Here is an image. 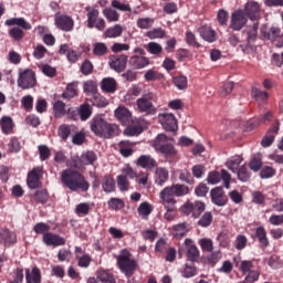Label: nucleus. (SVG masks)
<instances>
[{
  "instance_id": "obj_1",
  "label": "nucleus",
  "mask_w": 283,
  "mask_h": 283,
  "mask_svg": "<svg viewBox=\"0 0 283 283\" xmlns=\"http://www.w3.org/2000/svg\"><path fill=\"white\" fill-rule=\"evenodd\" d=\"M243 12L251 21H255L252 25L247 27L242 31V36L245 39L247 46L253 48V43L258 41V30L260 28V22H258V19H260V4L255 1L248 2Z\"/></svg>"
},
{
  "instance_id": "obj_18",
  "label": "nucleus",
  "mask_w": 283,
  "mask_h": 283,
  "mask_svg": "<svg viewBox=\"0 0 283 283\" xmlns=\"http://www.w3.org/2000/svg\"><path fill=\"white\" fill-rule=\"evenodd\" d=\"M199 35L207 43H216L218 41V33L211 25L203 24L199 28Z\"/></svg>"
},
{
  "instance_id": "obj_41",
  "label": "nucleus",
  "mask_w": 283,
  "mask_h": 283,
  "mask_svg": "<svg viewBox=\"0 0 283 283\" xmlns=\"http://www.w3.org/2000/svg\"><path fill=\"white\" fill-rule=\"evenodd\" d=\"M77 116H80L81 120H90V117L92 116V106L87 103L80 105Z\"/></svg>"
},
{
  "instance_id": "obj_11",
  "label": "nucleus",
  "mask_w": 283,
  "mask_h": 283,
  "mask_svg": "<svg viewBox=\"0 0 283 283\" xmlns=\"http://www.w3.org/2000/svg\"><path fill=\"white\" fill-rule=\"evenodd\" d=\"M248 21L249 18H247L244 10H237L231 14L230 29L234 32H240V30L247 25Z\"/></svg>"
},
{
  "instance_id": "obj_55",
  "label": "nucleus",
  "mask_w": 283,
  "mask_h": 283,
  "mask_svg": "<svg viewBox=\"0 0 283 283\" xmlns=\"http://www.w3.org/2000/svg\"><path fill=\"white\" fill-rule=\"evenodd\" d=\"M9 36H11L13 41H22L23 36H25V33L23 32V29L14 27L9 30Z\"/></svg>"
},
{
  "instance_id": "obj_9",
  "label": "nucleus",
  "mask_w": 283,
  "mask_h": 283,
  "mask_svg": "<svg viewBox=\"0 0 283 283\" xmlns=\"http://www.w3.org/2000/svg\"><path fill=\"white\" fill-rule=\"evenodd\" d=\"M205 202L202 201H187L184 206H181L180 211L185 213V216H192V218H200L202 213H205Z\"/></svg>"
},
{
  "instance_id": "obj_40",
  "label": "nucleus",
  "mask_w": 283,
  "mask_h": 283,
  "mask_svg": "<svg viewBox=\"0 0 283 283\" xmlns=\"http://www.w3.org/2000/svg\"><path fill=\"white\" fill-rule=\"evenodd\" d=\"M97 280L103 283H116V279L114 277V274L109 273L106 270H98L96 273Z\"/></svg>"
},
{
  "instance_id": "obj_43",
  "label": "nucleus",
  "mask_w": 283,
  "mask_h": 283,
  "mask_svg": "<svg viewBox=\"0 0 283 283\" xmlns=\"http://www.w3.org/2000/svg\"><path fill=\"white\" fill-rule=\"evenodd\" d=\"M123 27L120 24H115L114 27L108 28L105 31V36L107 39H117V36H122Z\"/></svg>"
},
{
  "instance_id": "obj_20",
  "label": "nucleus",
  "mask_w": 283,
  "mask_h": 283,
  "mask_svg": "<svg viewBox=\"0 0 283 283\" xmlns=\"http://www.w3.org/2000/svg\"><path fill=\"white\" fill-rule=\"evenodd\" d=\"M42 242L46 247H64L65 238H63L59 234L49 232V233H44V235L42 237Z\"/></svg>"
},
{
  "instance_id": "obj_59",
  "label": "nucleus",
  "mask_w": 283,
  "mask_h": 283,
  "mask_svg": "<svg viewBox=\"0 0 283 283\" xmlns=\"http://www.w3.org/2000/svg\"><path fill=\"white\" fill-rule=\"evenodd\" d=\"M239 271L243 274L247 275L248 273H251L253 270V261L249 260H243L239 264Z\"/></svg>"
},
{
  "instance_id": "obj_14",
  "label": "nucleus",
  "mask_w": 283,
  "mask_h": 283,
  "mask_svg": "<svg viewBox=\"0 0 283 283\" xmlns=\"http://www.w3.org/2000/svg\"><path fill=\"white\" fill-rule=\"evenodd\" d=\"M55 25L63 32H72L74 30V19L67 14H55Z\"/></svg>"
},
{
  "instance_id": "obj_30",
  "label": "nucleus",
  "mask_w": 283,
  "mask_h": 283,
  "mask_svg": "<svg viewBox=\"0 0 283 283\" xmlns=\"http://www.w3.org/2000/svg\"><path fill=\"white\" fill-rule=\"evenodd\" d=\"M106 119L103 118V116L97 115L93 117L90 122L91 132L95 134V136H98L101 130L103 129V126L105 125Z\"/></svg>"
},
{
  "instance_id": "obj_31",
  "label": "nucleus",
  "mask_w": 283,
  "mask_h": 283,
  "mask_svg": "<svg viewBox=\"0 0 283 283\" xmlns=\"http://www.w3.org/2000/svg\"><path fill=\"white\" fill-rule=\"evenodd\" d=\"M172 231H174V238H176L177 240H181V238H185V235L189 233L190 231L189 224L187 222L175 224L172 227Z\"/></svg>"
},
{
  "instance_id": "obj_37",
  "label": "nucleus",
  "mask_w": 283,
  "mask_h": 283,
  "mask_svg": "<svg viewBox=\"0 0 283 283\" xmlns=\"http://www.w3.org/2000/svg\"><path fill=\"white\" fill-rule=\"evenodd\" d=\"M102 90L108 94H114L116 92V80L113 77L103 78Z\"/></svg>"
},
{
  "instance_id": "obj_42",
  "label": "nucleus",
  "mask_w": 283,
  "mask_h": 283,
  "mask_svg": "<svg viewBox=\"0 0 283 283\" xmlns=\"http://www.w3.org/2000/svg\"><path fill=\"white\" fill-rule=\"evenodd\" d=\"M85 10L87 12L88 28H94V23H96V20L98 19V9L86 7Z\"/></svg>"
},
{
  "instance_id": "obj_16",
  "label": "nucleus",
  "mask_w": 283,
  "mask_h": 283,
  "mask_svg": "<svg viewBox=\"0 0 283 283\" xmlns=\"http://www.w3.org/2000/svg\"><path fill=\"white\" fill-rule=\"evenodd\" d=\"M211 202L217 207H224L227 202H229V198L224 193V189L222 187L213 188L210 191Z\"/></svg>"
},
{
  "instance_id": "obj_56",
  "label": "nucleus",
  "mask_w": 283,
  "mask_h": 283,
  "mask_svg": "<svg viewBox=\"0 0 283 283\" xmlns=\"http://www.w3.org/2000/svg\"><path fill=\"white\" fill-rule=\"evenodd\" d=\"M98 86L96 85V82L94 81H87V82H84L83 84V90H84V93L85 94H92L95 95L96 93H98Z\"/></svg>"
},
{
  "instance_id": "obj_24",
  "label": "nucleus",
  "mask_w": 283,
  "mask_h": 283,
  "mask_svg": "<svg viewBox=\"0 0 283 283\" xmlns=\"http://www.w3.org/2000/svg\"><path fill=\"white\" fill-rule=\"evenodd\" d=\"M116 136H120V126L107 122L102 138L109 140L111 138H116Z\"/></svg>"
},
{
  "instance_id": "obj_50",
  "label": "nucleus",
  "mask_w": 283,
  "mask_h": 283,
  "mask_svg": "<svg viewBox=\"0 0 283 283\" xmlns=\"http://www.w3.org/2000/svg\"><path fill=\"white\" fill-rule=\"evenodd\" d=\"M145 81H163L165 75L163 73H158V71L150 69L144 75Z\"/></svg>"
},
{
  "instance_id": "obj_33",
  "label": "nucleus",
  "mask_w": 283,
  "mask_h": 283,
  "mask_svg": "<svg viewBox=\"0 0 283 283\" xmlns=\"http://www.w3.org/2000/svg\"><path fill=\"white\" fill-rule=\"evenodd\" d=\"M167 180H169V170L164 167L157 168L155 171V182L158 187H163Z\"/></svg>"
},
{
  "instance_id": "obj_44",
  "label": "nucleus",
  "mask_w": 283,
  "mask_h": 283,
  "mask_svg": "<svg viewBox=\"0 0 283 283\" xmlns=\"http://www.w3.org/2000/svg\"><path fill=\"white\" fill-rule=\"evenodd\" d=\"M238 180L241 182H249L251 179V172L249 171V168L247 165L241 166L237 171Z\"/></svg>"
},
{
  "instance_id": "obj_4",
  "label": "nucleus",
  "mask_w": 283,
  "mask_h": 283,
  "mask_svg": "<svg viewBox=\"0 0 283 283\" xmlns=\"http://www.w3.org/2000/svg\"><path fill=\"white\" fill-rule=\"evenodd\" d=\"M117 268L120 273L125 275L129 280L135 273L136 269H138V261L133 258L132 252L127 249H123L119 252V255L116 256Z\"/></svg>"
},
{
  "instance_id": "obj_5",
  "label": "nucleus",
  "mask_w": 283,
  "mask_h": 283,
  "mask_svg": "<svg viewBox=\"0 0 283 283\" xmlns=\"http://www.w3.org/2000/svg\"><path fill=\"white\" fill-rule=\"evenodd\" d=\"M260 34L263 41H271V43H276V48H283V32L280 27L264 24L260 29Z\"/></svg>"
},
{
  "instance_id": "obj_63",
  "label": "nucleus",
  "mask_w": 283,
  "mask_h": 283,
  "mask_svg": "<svg viewBox=\"0 0 283 283\" xmlns=\"http://www.w3.org/2000/svg\"><path fill=\"white\" fill-rule=\"evenodd\" d=\"M33 231L38 235H45V233H50V226H48V223L39 222L33 227Z\"/></svg>"
},
{
  "instance_id": "obj_46",
  "label": "nucleus",
  "mask_w": 283,
  "mask_h": 283,
  "mask_svg": "<svg viewBox=\"0 0 283 283\" xmlns=\"http://www.w3.org/2000/svg\"><path fill=\"white\" fill-rule=\"evenodd\" d=\"M241 164H242V157L234 156L227 161V167L228 169H230V171L235 174L240 169Z\"/></svg>"
},
{
  "instance_id": "obj_52",
  "label": "nucleus",
  "mask_w": 283,
  "mask_h": 283,
  "mask_svg": "<svg viewBox=\"0 0 283 283\" xmlns=\"http://www.w3.org/2000/svg\"><path fill=\"white\" fill-rule=\"evenodd\" d=\"M107 52H108L107 44H105L103 42H97L93 46V54L95 56H105V54H107Z\"/></svg>"
},
{
  "instance_id": "obj_60",
  "label": "nucleus",
  "mask_w": 283,
  "mask_h": 283,
  "mask_svg": "<svg viewBox=\"0 0 283 283\" xmlns=\"http://www.w3.org/2000/svg\"><path fill=\"white\" fill-rule=\"evenodd\" d=\"M199 255H200V251L198 250V247H196V245L188 247L187 258H188V260H190V262H197Z\"/></svg>"
},
{
  "instance_id": "obj_25",
  "label": "nucleus",
  "mask_w": 283,
  "mask_h": 283,
  "mask_svg": "<svg viewBox=\"0 0 283 283\" xmlns=\"http://www.w3.org/2000/svg\"><path fill=\"white\" fill-rule=\"evenodd\" d=\"M96 160H98V156L96 155V153H94L93 150L85 151L78 158L80 167L94 165Z\"/></svg>"
},
{
  "instance_id": "obj_45",
  "label": "nucleus",
  "mask_w": 283,
  "mask_h": 283,
  "mask_svg": "<svg viewBox=\"0 0 283 283\" xmlns=\"http://www.w3.org/2000/svg\"><path fill=\"white\" fill-rule=\"evenodd\" d=\"M111 7L119 12H132V7L127 2L120 0H112Z\"/></svg>"
},
{
  "instance_id": "obj_51",
  "label": "nucleus",
  "mask_w": 283,
  "mask_h": 283,
  "mask_svg": "<svg viewBox=\"0 0 283 283\" xmlns=\"http://www.w3.org/2000/svg\"><path fill=\"white\" fill-rule=\"evenodd\" d=\"M151 211H154V208L147 201L140 203L137 208L138 214L142 216L143 218H147V216H150Z\"/></svg>"
},
{
  "instance_id": "obj_38",
  "label": "nucleus",
  "mask_w": 283,
  "mask_h": 283,
  "mask_svg": "<svg viewBox=\"0 0 283 283\" xmlns=\"http://www.w3.org/2000/svg\"><path fill=\"white\" fill-rule=\"evenodd\" d=\"M107 207L111 211H120V209H125V201L120 198L113 197L107 201Z\"/></svg>"
},
{
  "instance_id": "obj_7",
  "label": "nucleus",
  "mask_w": 283,
  "mask_h": 283,
  "mask_svg": "<svg viewBox=\"0 0 283 283\" xmlns=\"http://www.w3.org/2000/svg\"><path fill=\"white\" fill-rule=\"evenodd\" d=\"M155 98L156 95L151 92L143 94V96L136 101L138 112L148 115L156 114V106H154Z\"/></svg>"
},
{
  "instance_id": "obj_53",
  "label": "nucleus",
  "mask_w": 283,
  "mask_h": 283,
  "mask_svg": "<svg viewBox=\"0 0 283 283\" xmlns=\"http://www.w3.org/2000/svg\"><path fill=\"white\" fill-rule=\"evenodd\" d=\"M92 103L95 105V107H107L109 103L107 102V98L103 97L101 94L95 93L92 95Z\"/></svg>"
},
{
  "instance_id": "obj_19",
  "label": "nucleus",
  "mask_w": 283,
  "mask_h": 283,
  "mask_svg": "<svg viewBox=\"0 0 283 283\" xmlns=\"http://www.w3.org/2000/svg\"><path fill=\"white\" fill-rule=\"evenodd\" d=\"M137 167H142V169H146L147 171H154L156 167H158V161L154 159L150 155H142L138 157Z\"/></svg>"
},
{
  "instance_id": "obj_3",
  "label": "nucleus",
  "mask_w": 283,
  "mask_h": 283,
  "mask_svg": "<svg viewBox=\"0 0 283 283\" xmlns=\"http://www.w3.org/2000/svg\"><path fill=\"white\" fill-rule=\"evenodd\" d=\"M187 193H189V187L182 184H177L164 188L159 193V198L164 207H174L177 202L176 197L182 198V196H187Z\"/></svg>"
},
{
  "instance_id": "obj_21",
  "label": "nucleus",
  "mask_w": 283,
  "mask_h": 283,
  "mask_svg": "<svg viewBox=\"0 0 283 283\" xmlns=\"http://www.w3.org/2000/svg\"><path fill=\"white\" fill-rule=\"evenodd\" d=\"M280 132V120H276L275 124L268 130L265 136L261 140L262 147H271L275 142V136Z\"/></svg>"
},
{
  "instance_id": "obj_15",
  "label": "nucleus",
  "mask_w": 283,
  "mask_h": 283,
  "mask_svg": "<svg viewBox=\"0 0 283 283\" xmlns=\"http://www.w3.org/2000/svg\"><path fill=\"white\" fill-rule=\"evenodd\" d=\"M43 176V168L36 167L33 168L27 178V185L29 189H39L41 187V178Z\"/></svg>"
},
{
  "instance_id": "obj_34",
  "label": "nucleus",
  "mask_w": 283,
  "mask_h": 283,
  "mask_svg": "<svg viewBox=\"0 0 283 283\" xmlns=\"http://www.w3.org/2000/svg\"><path fill=\"white\" fill-rule=\"evenodd\" d=\"M67 109V105L65 102L57 99L53 104V116L54 118H63L65 116Z\"/></svg>"
},
{
  "instance_id": "obj_17",
  "label": "nucleus",
  "mask_w": 283,
  "mask_h": 283,
  "mask_svg": "<svg viewBox=\"0 0 283 283\" xmlns=\"http://www.w3.org/2000/svg\"><path fill=\"white\" fill-rule=\"evenodd\" d=\"M114 114H115V118H117V120L122 123V125H132V123H134V117L132 116V112L129 111V108L125 106L117 107Z\"/></svg>"
},
{
  "instance_id": "obj_62",
  "label": "nucleus",
  "mask_w": 283,
  "mask_h": 283,
  "mask_svg": "<svg viewBox=\"0 0 283 283\" xmlns=\"http://www.w3.org/2000/svg\"><path fill=\"white\" fill-rule=\"evenodd\" d=\"M147 48L149 54H154L155 56H160V54H163V45L157 42H149Z\"/></svg>"
},
{
  "instance_id": "obj_23",
  "label": "nucleus",
  "mask_w": 283,
  "mask_h": 283,
  "mask_svg": "<svg viewBox=\"0 0 283 283\" xmlns=\"http://www.w3.org/2000/svg\"><path fill=\"white\" fill-rule=\"evenodd\" d=\"M149 63H151V61L147 56L133 55L129 57V65L133 66L134 70H144Z\"/></svg>"
},
{
  "instance_id": "obj_48",
  "label": "nucleus",
  "mask_w": 283,
  "mask_h": 283,
  "mask_svg": "<svg viewBox=\"0 0 283 283\" xmlns=\"http://www.w3.org/2000/svg\"><path fill=\"white\" fill-rule=\"evenodd\" d=\"M72 134V126L67 124H62L57 128V136L61 137L62 140H67L70 138V135Z\"/></svg>"
},
{
  "instance_id": "obj_6",
  "label": "nucleus",
  "mask_w": 283,
  "mask_h": 283,
  "mask_svg": "<svg viewBox=\"0 0 283 283\" xmlns=\"http://www.w3.org/2000/svg\"><path fill=\"white\" fill-rule=\"evenodd\" d=\"M171 140H174V138H170L165 134H159L154 140L156 151H160L164 156H176L178 150H176Z\"/></svg>"
},
{
  "instance_id": "obj_2",
  "label": "nucleus",
  "mask_w": 283,
  "mask_h": 283,
  "mask_svg": "<svg viewBox=\"0 0 283 283\" xmlns=\"http://www.w3.org/2000/svg\"><path fill=\"white\" fill-rule=\"evenodd\" d=\"M60 180L62 187H65L70 191H90V181L78 170L72 168L64 169L61 172Z\"/></svg>"
},
{
  "instance_id": "obj_35",
  "label": "nucleus",
  "mask_w": 283,
  "mask_h": 283,
  "mask_svg": "<svg viewBox=\"0 0 283 283\" xmlns=\"http://www.w3.org/2000/svg\"><path fill=\"white\" fill-rule=\"evenodd\" d=\"M255 235L261 247H263V249H266L271 244L269 242V237H266V229H264V227H258L255 229Z\"/></svg>"
},
{
  "instance_id": "obj_12",
  "label": "nucleus",
  "mask_w": 283,
  "mask_h": 283,
  "mask_svg": "<svg viewBox=\"0 0 283 283\" xmlns=\"http://www.w3.org/2000/svg\"><path fill=\"white\" fill-rule=\"evenodd\" d=\"M127 61L128 56L125 54L111 55L108 65L111 70H114V72L120 74V72H125V70L127 69Z\"/></svg>"
},
{
  "instance_id": "obj_61",
  "label": "nucleus",
  "mask_w": 283,
  "mask_h": 283,
  "mask_svg": "<svg viewBox=\"0 0 283 283\" xmlns=\"http://www.w3.org/2000/svg\"><path fill=\"white\" fill-rule=\"evenodd\" d=\"M277 171L271 166H264L261 168L260 178L268 179L273 178Z\"/></svg>"
},
{
  "instance_id": "obj_28",
  "label": "nucleus",
  "mask_w": 283,
  "mask_h": 283,
  "mask_svg": "<svg viewBox=\"0 0 283 283\" xmlns=\"http://www.w3.org/2000/svg\"><path fill=\"white\" fill-rule=\"evenodd\" d=\"M102 189L105 193H114L116 191V181L111 175H106L102 180Z\"/></svg>"
},
{
  "instance_id": "obj_49",
  "label": "nucleus",
  "mask_w": 283,
  "mask_h": 283,
  "mask_svg": "<svg viewBox=\"0 0 283 283\" xmlns=\"http://www.w3.org/2000/svg\"><path fill=\"white\" fill-rule=\"evenodd\" d=\"M125 136H140L143 134V126L140 125H127L126 129L124 130Z\"/></svg>"
},
{
  "instance_id": "obj_32",
  "label": "nucleus",
  "mask_w": 283,
  "mask_h": 283,
  "mask_svg": "<svg viewBox=\"0 0 283 283\" xmlns=\"http://www.w3.org/2000/svg\"><path fill=\"white\" fill-rule=\"evenodd\" d=\"M4 25H18V28H21L22 30H32V24H30V22H28L25 19L23 18H11L6 20Z\"/></svg>"
},
{
  "instance_id": "obj_64",
  "label": "nucleus",
  "mask_w": 283,
  "mask_h": 283,
  "mask_svg": "<svg viewBox=\"0 0 283 283\" xmlns=\"http://www.w3.org/2000/svg\"><path fill=\"white\" fill-rule=\"evenodd\" d=\"M252 96L256 101H269V94L266 91H260L258 87H252Z\"/></svg>"
},
{
  "instance_id": "obj_10",
  "label": "nucleus",
  "mask_w": 283,
  "mask_h": 283,
  "mask_svg": "<svg viewBox=\"0 0 283 283\" xmlns=\"http://www.w3.org/2000/svg\"><path fill=\"white\" fill-rule=\"evenodd\" d=\"M220 180H223V185L226 189H230L231 187V174L226 169H221V172L218 170H212L208 174L207 182L208 185H218Z\"/></svg>"
},
{
  "instance_id": "obj_13",
  "label": "nucleus",
  "mask_w": 283,
  "mask_h": 283,
  "mask_svg": "<svg viewBox=\"0 0 283 283\" xmlns=\"http://www.w3.org/2000/svg\"><path fill=\"white\" fill-rule=\"evenodd\" d=\"M159 120L165 132H178V119L176 118V115L164 113L159 116Z\"/></svg>"
},
{
  "instance_id": "obj_22",
  "label": "nucleus",
  "mask_w": 283,
  "mask_h": 283,
  "mask_svg": "<svg viewBox=\"0 0 283 283\" xmlns=\"http://www.w3.org/2000/svg\"><path fill=\"white\" fill-rule=\"evenodd\" d=\"M0 129L4 136L14 134V120L10 116H3L0 118Z\"/></svg>"
},
{
  "instance_id": "obj_8",
  "label": "nucleus",
  "mask_w": 283,
  "mask_h": 283,
  "mask_svg": "<svg viewBox=\"0 0 283 283\" xmlns=\"http://www.w3.org/2000/svg\"><path fill=\"white\" fill-rule=\"evenodd\" d=\"M36 85V73L31 69L19 72L18 86L21 90H32Z\"/></svg>"
},
{
  "instance_id": "obj_47",
  "label": "nucleus",
  "mask_w": 283,
  "mask_h": 283,
  "mask_svg": "<svg viewBox=\"0 0 283 283\" xmlns=\"http://www.w3.org/2000/svg\"><path fill=\"white\" fill-rule=\"evenodd\" d=\"M191 172L193 178L200 180L201 178H205V174H207V167H205L202 164H197L192 166Z\"/></svg>"
},
{
  "instance_id": "obj_39",
  "label": "nucleus",
  "mask_w": 283,
  "mask_h": 283,
  "mask_svg": "<svg viewBox=\"0 0 283 283\" xmlns=\"http://www.w3.org/2000/svg\"><path fill=\"white\" fill-rule=\"evenodd\" d=\"M32 198L35 202H39L40 205H45V202L50 200V193H48L46 189H40L32 195Z\"/></svg>"
},
{
  "instance_id": "obj_29",
  "label": "nucleus",
  "mask_w": 283,
  "mask_h": 283,
  "mask_svg": "<svg viewBox=\"0 0 283 283\" xmlns=\"http://www.w3.org/2000/svg\"><path fill=\"white\" fill-rule=\"evenodd\" d=\"M61 96L65 101H71V98H76V96H78V83L73 82L67 84L65 92H63Z\"/></svg>"
},
{
  "instance_id": "obj_57",
  "label": "nucleus",
  "mask_w": 283,
  "mask_h": 283,
  "mask_svg": "<svg viewBox=\"0 0 283 283\" xmlns=\"http://www.w3.org/2000/svg\"><path fill=\"white\" fill-rule=\"evenodd\" d=\"M179 180H181V182H187V185H196V179H193V175H191V172H189V170L187 169L180 171Z\"/></svg>"
},
{
  "instance_id": "obj_54",
  "label": "nucleus",
  "mask_w": 283,
  "mask_h": 283,
  "mask_svg": "<svg viewBox=\"0 0 283 283\" xmlns=\"http://www.w3.org/2000/svg\"><path fill=\"white\" fill-rule=\"evenodd\" d=\"M103 13L107 21L116 22L120 19V13L112 8L104 9Z\"/></svg>"
},
{
  "instance_id": "obj_27",
  "label": "nucleus",
  "mask_w": 283,
  "mask_h": 283,
  "mask_svg": "<svg viewBox=\"0 0 283 283\" xmlns=\"http://www.w3.org/2000/svg\"><path fill=\"white\" fill-rule=\"evenodd\" d=\"M41 269L34 266L25 270V282L27 283H41Z\"/></svg>"
},
{
  "instance_id": "obj_26",
  "label": "nucleus",
  "mask_w": 283,
  "mask_h": 283,
  "mask_svg": "<svg viewBox=\"0 0 283 283\" xmlns=\"http://www.w3.org/2000/svg\"><path fill=\"white\" fill-rule=\"evenodd\" d=\"M118 148L123 158H129V156H134V143L129 140H122L118 143Z\"/></svg>"
},
{
  "instance_id": "obj_36",
  "label": "nucleus",
  "mask_w": 283,
  "mask_h": 283,
  "mask_svg": "<svg viewBox=\"0 0 283 283\" xmlns=\"http://www.w3.org/2000/svg\"><path fill=\"white\" fill-rule=\"evenodd\" d=\"M0 242L6 245L14 244L17 242V235L9 230H0Z\"/></svg>"
},
{
  "instance_id": "obj_58",
  "label": "nucleus",
  "mask_w": 283,
  "mask_h": 283,
  "mask_svg": "<svg viewBox=\"0 0 283 283\" xmlns=\"http://www.w3.org/2000/svg\"><path fill=\"white\" fill-rule=\"evenodd\" d=\"M130 185L132 184L129 182L128 178H126L125 176H117V187L119 191H129Z\"/></svg>"
}]
</instances>
